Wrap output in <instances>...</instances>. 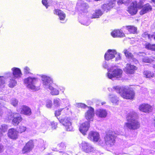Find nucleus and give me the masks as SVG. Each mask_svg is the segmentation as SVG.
I'll list each match as a JSON object with an SVG mask.
<instances>
[{"instance_id": "10", "label": "nucleus", "mask_w": 155, "mask_h": 155, "mask_svg": "<svg viewBox=\"0 0 155 155\" xmlns=\"http://www.w3.org/2000/svg\"><path fill=\"white\" fill-rule=\"evenodd\" d=\"M117 54V52L115 50H108L105 54V59L107 61L111 60L114 58Z\"/></svg>"}, {"instance_id": "64", "label": "nucleus", "mask_w": 155, "mask_h": 155, "mask_svg": "<svg viewBox=\"0 0 155 155\" xmlns=\"http://www.w3.org/2000/svg\"><path fill=\"white\" fill-rule=\"evenodd\" d=\"M152 2L155 4V0H153V1Z\"/></svg>"}, {"instance_id": "38", "label": "nucleus", "mask_w": 155, "mask_h": 155, "mask_svg": "<svg viewBox=\"0 0 155 155\" xmlns=\"http://www.w3.org/2000/svg\"><path fill=\"white\" fill-rule=\"evenodd\" d=\"M6 101V99L4 97H0V105L2 106L4 105Z\"/></svg>"}, {"instance_id": "62", "label": "nucleus", "mask_w": 155, "mask_h": 155, "mask_svg": "<svg viewBox=\"0 0 155 155\" xmlns=\"http://www.w3.org/2000/svg\"><path fill=\"white\" fill-rule=\"evenodd\" d=\"M89 24V22H87V23H84L83 25H88Z\"/></svg>"}, {"instance_id": "60", "label": "nucleus", "mask_w": 155, "mask_h": 155, "mask_svg": "<svg viewBox=\"0 0 155 155\" xmlns=\"http://www.w3.org/2000/svg\"><path fill=\"white\" fill-rule=\"evenodd\" d=\"M3 111L0 108V116H1L3 114Z\"/></svg>"}, {"instance_id": "33", "label": "nucleus", "mask_w": 155, "mask_h": 155, "mask_svg": "<svg viewBox=\"0 0 155 155\" xmlns=\"http://www.w3.org/2000/svg\"><path fill=\"white\" fill-rule=\"evenodd\" d=\"M5 83L4 80L3 78H0V91L2 90L4 91L5 87L4 84Z\"/></svg>"}, {"instance_id": "11", "label": "nucleus", "mask_w": 155, "mask_h": 155, "mask_svg": "<svg viewBox=\"0 0 155 155\" xmlns=\"http://www.w3.org/2000/svg\"><path fill=\"white\" fill-rule=\"evenodd\" d=\"M77 7L79 10L86 12V9L88 8L89 6L87 4L81 0H80L77 3Z\"/></svg>"}, {"instance_id": "47", "label": "nucleus", "mask_w": 155, "mask_h": 155, "mask_svg": "<svg viewBox=\"0 0 155 155\" xmlns=\"http://www.w3.org/2000/svg\"><path fill=\"white\" fill-rule=\"evenodd\" d=\"M52 102L51 100H48L47 101L46 106L47 107L51 108L52 106Z\"/></svg>"}, {"instance_id": "7", "label": "nucleus", "mask_w": 155, "mask_h": 155, "mask_svg": "<svg viewBox=\"0 0 155 155\" xmlns=\"http://www.w3.org/2000/svg\"><path fill=\"white\" fill-rule=\"evenodd\" d=\"M59 120L61 123L66 127L67 131H70L72 130V127L69 118L66 117L64 119H60Z\"/></svg>"}, {"instance_id": "45", "label": "nucleus", "mask_w": 155, "mask_h": 155, "mask_svg": "<svg viewBox=\"0 0 155 155\" xmlns=\"http://www.w3.org/2000/svg\"><path fill=\"white\" fill-rule=\"evenodd\" d=\"M24 71L25 74H28L30 73V68L27 66L25 67L24 68Z\"/></svg>"}, {"instance_id": "39", "label": "nucleus", "mask_w": 155, "mask_h": 155, "mask_svg": "<svg viewBox=\"0 0 155 155\" xmlns=\"http://www.w3.org/2000/svg\"><path fill=\"white\" fill-rule=\"evenodd\" d=\"M0 128L1 129V132L2 133V135H3V133L5 132L8 129V126L6 125L3 124L1 126V127Z\"/></svg>"}, {"instance_id": "16", "label": "nucleus", "mask_w": 155, "mask_h": 155, "mask_svg": "<svg viewBox=\"0 0 155 155\" xmlns=\"http://www.w3.org/2000/svg\"><path fill=\"white\" fill-rule=\"evenodd\" d=\"M94 115V109L91 107H89V109L85 113V117L87 119L89 120L90 121H92Z\"/></svg>"}, {"instance_id": "50", "label": "nucleus", "mask_w": 155, "mask_h": 155, "mask_svg": "<svg viewBox=\"0 0 155 155\" xmlns=\"http://www.w3.org/2000/svg\"><path fill=\"white\" fill-rule=\"evenodd\" d=\"M98 143L102 146H104L105 143V142H104L103 140H102L101 139L99 138V139L98 140Z\"/></svg>"}, {"instance_id": "9", "label": "nucleus", "mask_w": 155, "mask_h": 155, "mask_svg": "<svg viewBox=\"0 0 155 155\" xmlns=\"http://www.w3.org/2000/svg\"><path fill=\"white\" fill-rule=\"evenodd\" d=\"M87 138L91 141L97 142L99 139L100 135L96 131H91L89 133Z\"/></svg>"}, {"instance_id": "31", "label": "nucleus", "mask_w": 155, "mask_h": 155, "mask_svg": "<svg viewBox=\"0 0 155 155\" xmlns=\"http://www.w3.org/2000/svg\"><path fill=\"white\" fill-rule=\"evenodd\" d=\"M109 98L113 103L116 104L118 101V98L114 95H109Z\"/></svg>"}, {"instance_id": "43", "label": "nucleus", "mask_w": 155, "mask_h": 155, "mask_svg": "<svg viewBox=\"0 0 155 155\" xmlns=\"http://www.w3.org/2000/svg\"><path fill=\"white\" fill-rule=\"evenodd\" d=\"M64 108H60L58 110H56L55 112V115L57 117L59 116L61 114V112L63 110Z\"/></svg>"}, {"instance_id": "2", "label": "nucleus", "mask_w": 155, "mask_h": 155, "mask_svg": "<svg viewBox=\"0 0 155 155\" xmlns=\"http://www.w3.org/2000/svg\"><path fill=\"white\" fill-rule=\"evenodd\" d=\"M114 88L117 93H119L124 98L132 100L135 97V93L134 91L127 87L116 86L114 87Z\"/></svg>"}, {"instance_id": "30", "label": "nucleus", "mask_w": 155, "mask_h": 155, "mask_svg": "<svg viewBox=\"0 0 155 155\" xmlns=\"http://www.w3.org/2000/svg\"><path fill=\"white\" fill-rule=\"evenodd\" d=\"M143 73L144 76L146 78H152L154 76L153 72L148 70L144 71Z\"/></svg>"}, {"instance_id": "25", "label": "nucleus", "mask_w": 155, "mask_h": 155, "mask_svg": "<svg viewBox=\"0 0 155 155\" xmlns=\"http://www.w3.org/2000/svg\"><path fill=\"white\" fill-rule=\"evenodd\" d=\"M22 120L21 116L18 114L15 113V115L12 120V122L15 125L18 124Z\"/></svg>"}, {"instance_id": "3", "label": "nucleus", "mask_w": 155, "mask_h": 155, "mask_svg": "<svg viewBox=\"0 0 155 155\" xmlns=\"http://www.w3.org/2000/svg\"><path fill=\"white\" fill-rule=\"evenodd\" d=\"M115 134L114 132L109 131L108 132L104 137L105 144L109 147L113 146L115 143Z\"/></svg>"}, {"instance_id": "42", "label": "nucleus", "mask_w": 155, "mask_h": 155, "mask_svg": "<svg viewBox=\"0 0 155 155\" xmlns=\"http://www.w3.org/2000/svg\"><path fill=\"white\" fill-rule=\"evenodd\" d=\"M18 102V101L15 98L12 99L11 101V104L14 107H15L17 105Z\"/></svg>"}, {"instance_id": "23", "label": "nucleus", "mask_w": 155, "mask_h": 155, "mask_svg": "<svg viewBox=\"0 0 155 155\" xmlns=\"http://www.w3.org/2000/svg\"><path fill=\"white\" fill-rule=\"evenodd\" d=\"M152 9V8L149 4H147L145 5L142 8L140 12V15H143L147 12L150 11Z\"/></svg>"}, {"instance_id": "46", "label": "nucleus", "mask_w": 155, "mask_h": 155, "mask_svg": "<svg viewBox=\"0 0 155 155\" xmlns=\"http://www.w3.org/2000/svg\"><path fill=\"white\" fill-rule=\"evenodd\" d=\"M108 4H104L102 6V8L105 11H107L110 9V8L108 6Z\"/></svg>"}, {"instance_id": "35", "label": "nucleus", "mask_w": 155, "mask_h": 155, "mask_svg": "<svg viewBox=\"0 0 155 155\" xmlns=\"http://www.w3.org/2000/svg\"><path fill=\"white\" fill-rule=\"evenodd\" d=\"M52 89H49L51 91V93L52 95H57L59 94V91L55 89L54 88L52 87Z\"/></svg>"}, {"instance_id": "58", "label": "nucleus", "mask_w": 155, "mask_h": 155, "mask_svg": "<svg viewBox=\"0 0 155 155\" xmlns=\"http://www.w3.org/2000/svg\"><path fill=\"white\" fill-rule=\"evenodd\" d=\"M64 110H63L65 112L67 111H68L70 110L69 108L68 107H65L63 108Z\"/></svg>"}, {"instance_id": "27", "label": "nucleus", "mask_w": 155, "mask_h": 155, "mask_svg": "<svg viewBox=\"0 0 155 155\" xmlns=\"http://www.w3.org/2000/svg\"><path fill=\"white\" fill-rule=\"evenodd\" d=\"M103 14V13L101 10L100 9L96 10L95 12L92 14V18H97L101 16Z\"/></svg>"}, {"instance_id": "48", "label": "nucleus", "mask_w": 155, "mask_h": 155, "mask_svg": "<svg viewBox=\"0 0 155 155\" xmlns=\"http://www.w3.org/2000/svg\"><path fill=\"white\" fill-rule=\"evenodd\" d=\"M77 105V106L78 107L85 108L87 107L85 104L81 103H78Z\"/></svg>"}, {"instance_id": "22", "label": "nucleus", "mask_w": 155, "mask_h": 155, "mask_svg": "<svg viewBox=\"0 0 155 155\" xmlns=\"http://www.w3.org/2000/svg\"><path fill=\"white\" fill-rule=\"evenodd\" d=\"M11 70L13 76L15 78H20L21 76L22 73L19 68L14 67L12 68Z\"/></svg>"}, {"instance_id": "32", "label": "nucleus", "mask_w": 155, "mask_h": 155, "mask_svg": "<svg viewBox=\"0 0 155 155\" xmlns=\"http://www.w3.org/2000/svg\"><path fill=\"white\" fill-rule=\"evenodd\" d=\"M61 100L58 98H55L53 100V105L55 107H59L61 104Z\"/></svg>"}, {"instance_id": "51", "label": "nucleus", "mask_w": 155, "mask_h": 155, "mask_svg": "<svg viewBox=\"0 0 155 155\" xmlns=\"http://www.w3.org/2000/svg\"><path fill=\"white\" fill-rule=\"evenodd\" d=\"M51 127L53 129H55L57 127V123L56 122H53L51 123Z\"/></svg>"}, {"instance_id": "63", "label": "nucleus", "mask_w": 155, "mask_h": 155, "mask_svg": "<svg viewBox=\"0 0 155 155\" xmlns=\"http://www.w3.org/2000/svg\"><path fill=\"white\" fill-rule=\"evenodd\" d=\"M105 103H106L105 102H102L101 103V105H103V104H105Z\"/></svg>"}, {"instance_id": "49", "label": "nucleus", "mask_w": 155, "mask_h": 155, "mask_svg": "<svg viewBox=\"0 0 155 155\" xmlns=\"http://www.w3.org/2000/svg\"><path fill=\"white\" fill-rule=\"evenodd\" d=\"M58 146L61 149L64 148L66 147V144L64 142H61L58 144Z\"/></svg>"}, {"instance_id": "14", "label": "nucleus", "mask_w": 155, "mask_h": 155, "mask_svg": "<svg viewBox=\"0 0 155 155\" xmlns=\"http://www.w3.org/2000/svg\"><path fill=\"white\" fill-rule=\"evenodd\" d=\"M18 132L14 128H11L8 131V137L12 139L15 140L18 137Z\"/></svg>"}, {"instance_id": "15", "label": "nucleus", "mask_w": 155, "mask_h": 155, "mask_svg": "<svg viewBox=\"0 0 155 155\" xmlns=\"http://www.w3.org/2000/svg\"><path fill=\"white\" fill-rule=\"evenodd\" d=\"M34 147L32 140H30L28 141L24 147L22 149V153H25L31 150Z\"/></svg>"}, {"instance_id": "55", "label": "nucleus", "mask_w": 155, "mask_h": 155, "mask_svg": "<svg viewBox=\"0 0 155 155\" xmlns=\"http://www.w3.org/2000/svg\"><path fill=\"white\" fill-rule=\"evenodd\" d=\"M103 66L105 68H107V69L108 68V65L107 64H106V62L103 64Z\"/></svg>"}, {"instance_id": "56", "label": "nucleus", "mask_w": 155, "mask_h": 155, "mask_svg": "<svg viewBox=\"0 0 155 155\" xmlns=\"http://www.w3.org/2000/svg\"><path fill=\"white\" fill-rule=\"evenodd\" d=\"M6 75L5 76V77H10V75H11V73L10 72H7L5 73V74Z\"/></svg>"}, {"instance_id": "18", "label": "nucleus", "mask_w": 155, "mask_h": 155, "mask_svg": "<svg viewBox=\"0 0 155 155\" xmlns=\"http://www.w3.org/2000/svg\"><path fill=\"white\" fill-rule=\"evenodd\" d=\"M139 109L143 112L149 113L152 111L153 108L148 104H143L139 106Z\"/></svg>"}, {"instance_id": "24", "label": "nucleus", "mask_w": 155, "mask_h": 155, "mask_svg": "<svg viewBox=\"0 0 155 155\" xmlns=\"http://www.w3.org/2000/svg\"><path fill=\"white\" fill-rule=\"evenodd\" d=\"M54 13L58 16L60 20H64L65 18V14L63 11L60 10L58 9H55Z\"/></svg>"}, {"instance_id": "57", "label": "nucleus", "mask_w": 155, "mask_h": 155, "mask_svg": "<svg viewBox=\"0 0 155 155\" xmlns=\"http://www.w3.org/2000/svg\"><path fill=\"white\" fill-rule=\"evenodd\" d=\"M60 90L61 91H62V92L64 93V91L65 90V88L63 87H61L59 88Z\"/></svg>"}, {"instance_id": "28", "label": "nucleus", "mask_w": 155, "mask_h": 155, "mask_svg": "<svg viewBox=\"0 0 155 155\" xmlns=\"http://www.w3.org/2000/svg\"><path fill=\"white\" fill-rule=\"evenodd\" d=\"M124 27L130 33H135L136 32L137 30V28L133 26L129 25L126 26Z\"/></svg>"}, {"instance_id": "13", "label": "nucleus", "mask_w": 155, "mask_h": 155, "mask_svg": "<svg viewBox=\"0 0 155 155\" xmlns=\"http://www.w3.org/2000/svg\"><path fill=\"white\" fill-rule=\"evenodd\" d=\"M42 81L44 87L45 89H52L51 86L52 81L51 78H42Z\"/></svg>"}, {"instance_id": "36", "label": "nucleus", "mask_w": 155, "mask_h": 155, "mask_svg": "<svg viewBox=\"0 0 155 155\" xmlns=\"http://www.w3.org/2000/svg\"><path fill=\"white\" fill-rule=\"evenodd\" d=\"M26 128L23 125L19 126V127H17L18 131V133H22L25 132L26 130Z\"/></svg>"}, {"instance_id": "8", "label": "nucleus", "mask_w": 155, "mask_h": 155, "mask_svg": "<svg viewBox=\"0 0 155 155\" xmlns=\"http://www.w3.org/2000/svg\"><path fill=\"white\" fill-rule=\"evenodd\" d=\"M141 6L137 5V2L134 1L131 4L130 6L128 8L127 11L132 15L135 14L137 12V8H140Z\"/></svg>"}, {"instance_id": "26", "label": "nucleus", "mask_w": 155, "mask_h": 155, "mask_svg": "<svg viewBox=\"0 0 155 155\" xmlns=\"http://www.w3.org/2000/svg\"><path fill=\"white\" fill-rule=\"evenodd\" d=\"M124 53L126 56L129 59H132L135 61L136 63L138 62V61L135 58H133V56L130 52L129 50L124 49Z\"/></svg>"}, {"instance_id": "54", "label": "nucleus", "mask_w": 155, "mask_h": 155, "mask_svg": "<svg viewBox=\"0 0 155 155\" xmlns=\"http://www.w3.org/2000/svg\"><path fill=\"white\" fill-rule=\"evenodd\" d=\"M131 1V0H124V4H128Z\"/></svg>"}, {"instance_id": "59", "label": "nucleus", "mask_w": 155, "mask_h": 155, "mask_svg": "<svg viewBox=\"0 0 155 155\" xmlns=\"http://www.w3.org/2000/svg\"><path fill=\"white\" fill-rule=\"evenodd\" d=\"M38 76L39 77H41V78H48L47 76L45 75H39Z\"/></svg>"}, {"instance_id": "41", "label": "nucleus", "mask_w": 155, "mask_h": 155, "mask_svg": "<svg viewBox=\"0 0 155 155\" xmlns=\"http://www.w3.org/2000/svg\"><path fill=\"white\" fill-rule=\"evenodd\" d=\"M116 2L115 0H111L108 4V6L110 8H112L115 5Z\"/></svg>"}, {"instance_id": "21", "label": "nucleus", "mask_w": 155, "mask_h": 155, "mask_svg": "<svg viewBox=\"0 0 155 155\" xmlns=\"http://www.w3.org/2000/svg\"><path fill=\"white\" fill-rule=\"evenodd\" d=\"M96 114L98 117L101 118H104L107 115V112L106 110L100 109L96 111Z\"/></svg>"}, {"instance_id": "34", "label": "nucleus", "mask_w": 155, "mask_h": 155, "mask_svg": "<svg viewBox=\"0 0 155 155\" xmlns=\"http://www.w3.org/2000/svg\"><path fill=\"white\" fill-rule=\"evenodd\" d=\"M52 0H42V3L47 8L48 6H49L52 3Z\"/></svg>"}, {"instance_id": "4", "label": "nucleus", "mask_w": 155, "mask_h": 155, "mask_svg": "<svg viewBox=\"0 0 155 155\" xmlns=\"http://www.w3.org/2000/svg\"><path fill=\"white\" fill-rule=\"evenodd\" d=\"M36 78H25L24 80L25 85L28 88L36 91L39 89L38 87L35 86Z\"/></svg>"}, {"instance_id": "52", "label": "nucleus", "mask_w": 155, "mask_h": 155, "mask_svg": "<svg viewBox=\"0 0 155 155\" xmlns=\"http://www.w3.org/2000/svg\"><path fill=\"white\" fill-rule=\"evenodd\" d=\"M116 55V58H115V61H117L118 60H120L121 59V57L120 56V54L119 53H117V54Z\"/></svg>"}, {"instance_id": "17", "label": "nucleus", "mask_w": 155, "mask_h": 155, "mask_svg": "<svg viewBox=\"0 0 155 155\" xmlns=\"http://www.w3.org/2000/svg\"><path fill=\"white\" fill-rule=\"evenodd\" d=\"M137 68L130 64H127L126 67L124 69V71L128 74H132L134 73V71L137 70Z\"/></svg>"}, {"instance_id": "61", "label": "nucleus", "mask_w": 155, "mask_h": 155, "mask_svg": "<svg viewBox=\"0 0 155 155\" xmlns=\"http://www.w3.org/2000/svg\"><path fill=\"white\" fill-rule=\"evenodd\" d=\"M153 35H148V37L149 39H150L151 38H152L153 37Z\"/></svg>"}, {"instance_id": "29", "label": "nucleus", "mask_w": 155, "mask_h": 155, "mask_svg": "<svg viewBox=\"0 0 155 155\" xmlns=\"http://www.w3.org/2000/svg\"><path fill=\"white\" fill-rule=\"evenodd\" d=\"M17 84V81L15 78H11L8 82V86L10 88H13Z\"/></svg>"}, {"instance_id": "19", "label": "nucleus", "mask_w": 155, "mask_h": 155, "mask_svg": "<svg viewBox=\"0 0 155 155\" xmlns=\"http://www.w3.org/2000/svg\"><path fill=\"white\" fill-rule=\"evenodd\" d=\"M18 112L27 115H30L31 114V110L28 107L26 106L21 107L18 109Z\"/></svg>"}, {"instance_id": "5", "label": "nucleus", "mask_w": 155, "mask_h": 155, "mask_svg": "<svg viewBox=\"0 0 155 155\" xmlns=\"http://www.w3.org/2000/svg\"><path fill=\"white\" fill-rule=\"evenodd\" d=\"M107 71L108 73H107L108 78H113L114 77H121L123 71L120 69H114L112 67L110 68H108Z\"/></svg>"}, {"instance_id": "37", "label": "nucleus", "mask_w": 155, "mask_h": 155, "mask_svg": "<svg viewBox=\"0 0 155 155\" xmlns=\"http://www.w3.org/2000/svg\"><path fill=\"white\" fill-rule=\"evenodd\" d=\"M15 115V114H14L12 112H9L7 114V118L8 120H12V119H13Z\"/></svg>"}, {"instance_id": "44", "label": "nucleus", "mask_w": 155, "mask_h": 155, "mask_svg": "<svg viewBox=\"0 0 155 155\" xmlns=\"http://www.w3.org/2000/svg\"><path fill=\"white\" fill-rule=\"evenodd\" d=\"M146 48L155 51V44L153 45L148 44L146 46Z\"/></svg>"}, {"instance_id": "40", "label": "nucleus", "mask_w": 155, "mask_h": 155, "mask_svg": "<svg viewBox=\"0 0 155 155\" xmlns=\"http://www.w3.org/2000/svg\"><path fill=\"white\" fill-rule=\"evenodd\" d=\"M142 61L144 62L150 63L153 60L152 59L148 57H145L143 58Z\"/></svg>"}, {"instance_id": "53", "label": "nucleus", "mask_w": 155, "mask_h": 155, "mask_svg": "<svg viewBox=\"0 0 155 155\" xmlns=\"http://www.w3.org/2000/svg\"><path fill=\"white\" fill-rule=\"evenodd\" d=\"M4 150V147L1 144H0V153H2Z\"/></svg>"}, {"instance_id": "1", "label": "nucleus", "mask_w": 155, "mask_h": 155, "mask_svg": "<svg viewBox=\"0 0 155 155\" xmlns=\"http://www.w3.org/2000/svg\"><path fill=\"white\" fill-rule=\"evenodd\" d=\"M137 114L132 111L128 113L126 118L127 122L124 124L125 128L130 130H136L139 129L140 127V124L137 120L135 118Z\"/></svg>"}, {"instance_id": "6", "label": "nucleus", "mask_w": 155, "mask_h": 155, "mask_svg": "<svg viewBox=\"0 0 155 155\" xmlns=\"http://www.w3.org/2000/svg\"><path fill=\"white\" fill-rule=\"evenodd\" d=\"M81 146L82 150L86 153L91 152L94 150L92 145L85 141H82Z\"/></svg>"}, {"instance_id": "20", "label": "nucleus", "mask_w": 155, "mask_h": 155, "mask_svg": "<svg viewBox=\"0 0 155 155\" xmlns=\"http://www.w3.org/2000/svg\"><path fill=\"white\" fill-rule=\"evenodd\" d=\"M111 35L114 38L122 37L124 36V33L120 30H115L111 33Z\"/></svg>"}, {"instance_id": "12", "label": "nucleus", "mask_w": 155, "mask_h": 155, "mask_svg": "<svg viewBox=\"0 0 155 155\" xmlns=\"http://www.w3.org/2000/svg\"><path fill=\"white\" fill-rule=\"evenodd\" d=\"M89 127V121H86L82 124L79 127V130L83 135H85L87 131L88 130Z\"/></svg>"}]
</instances>
